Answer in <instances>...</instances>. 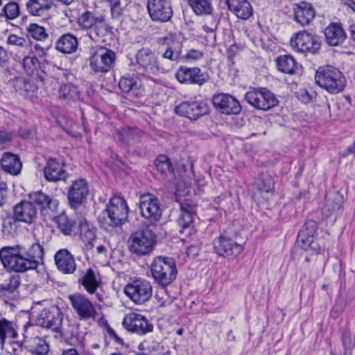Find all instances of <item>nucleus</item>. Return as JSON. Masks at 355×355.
Masks as SVG:
<instances>
[{
	"mask_svg": "<svg viewBox=\"0 0 355 355\" xmlns=\"http://www.w3.org/2000/svg\"><path fill=\"white\" fill-rule=\"evenodd\" d=\"M115 60L116 54L113 51L101 46L92 53L89 64L95 73H105L113 68Z\"/></svg>",
	"mask_w": 355,
	"mask_h": 355,
	"instance_id": "obj_9",
	"label": "nucleus"
},
{
	"mask_svg": "<svg viewBox=\"0 0 355 355\" xmlns=\"http://www.w3.org/2000/svg\"><path fill=\"white\" fill-rule=\"evenodd\" d=\"M110 6L112 17L114 19L120 18L123 13V10L121 7V1L116 3L110 4Z\"/></svg>",
	"mask_w": 355,
	"mask_h": 355,
	"instance_id": "obj_57",
	"label": "nucleus"
},
{
	"mask_svg": "<svg viewBox=\"0 0 355 355\" xmlns=\"http://www.w3.org/2000/svg\"><path fill=\"white\" fill-rule=\"evenodd\" d=\"M229 9L239 19H248L253 13V9L248 0H227Z\"/></svg>",
	"mask_w": 355,
	"mask_h": 355,
	"instance_id": "obj_31",
	"label": "nucleus"
},
{
	"mask_svg": "<svg viewBox=\"0 0 355 355\" xmlns=\"http://www.w3.org/2000/svg\"><path fill=\"white\" fill-rule=\"evenodd\" d=\"M315 80L318 86L332 94L343 92L346 86L343 73L330 65L319 68L315 72Z\"/></svg>",
	"mask_w": 355,
	"mask_h": 355,
	"instance_id": "obj_3",
	"label": "nucleus"
},
{
	"mask_svg": "<svg viewBox=\"0 0 355 355\" xmlns=\"http://www.w3.org/2000/svg\"><path fill=\"white\" fill-rule=\"evenodd\" d=\"M32 325L24 327V342L28 345L30 352L35 355H46L49 352V346L46 341L38 336L31 337L29 336L28 329H32Z\"/></svg>",
	"mask_w": 355,
	"mask_h": 355,
	"instance_id": "obj_24",
	"label": "nucleus"
},
{
	"mask_svg": "<svg viewBox=\"0 0 355 355\" xmlns=\"http://www.w3.org/2000/svg\"><path fill=\"white\" fill-rule=\"evenodd\" d=\"M28 34L35 40L44 41L46 40L49 35L46 29L37 24H31L27 28Z\"/></svg>",
	"mask_w": 355,
	"mask_h": 355,
	"instance_id": "obj_49",
	"label": "nucleus"
},
{
	"mask_svg": "<svg viewBox=\"0 0 355 355\" xmlns=\"http://www.w3.org/2000/svg\"><path fill=\"white\" fill-rule=\"evenodd\" d=\"M342 340L345 348H352L355 345V340L351 336L348 331H345L342 334Z\"/></svg>",
	"mask_w": 355,
	"mask_h": 355,
	"instance_id": "obj_58",
	"label": "nucleus"
},
{
	"mask_svg": "<svg viewBox=\"0 0 355 355\" xmlns=\"http://www.w3.org/2000/svg\"><path fill=\"white\" fill-rule=\"evenodd\" d=\"M139 136V130L136 128H125L118 131L119 140L126 144H130L137 141Z\"/></svg>",
	"mask_w": 355,
	"mask_h": 355,
	"instance_id": "obj_47",
	"label": "nucleus"
},
{
	"mask_svg": "<svg viewBox=\"0 0 355 355\" xmlns=\"http://www.w3.org/2000/svg\"><path fill=\"white\" fill-rule=\"evenodd\" d=\"M156 243V235L148 228L132 232L128 240V250L133 254L144 256L150 253Z\"/></svg>",
	"mask_w": 355,
	"mask_h": 355,
	"instance_id": "obj_5",
	"label": "nucleus"
},
{
	"mask_svg": "<svg viewBox=\"0 0 355 355\" xmlns=\"http://www.w3.org/2000/svg\"><path fill=\"white\" fill-rule=\"evenodd\" d=\"M31 55H35V56L42 57L45 55V50L43 47H42L40 44H35L32 46V51L30 53Z\"/></svg>",
	"mask_w": 355,
	"mask_h": 355,
	"instance_id": "obj_62",
	"label": "nucleus"
},
{
	"mask_svg": "<svg viewBox=\"0 0 355 355\" xmlns=\"http://www.w3.org/2000/svg\"><path fill=\"white\" fill-rule=\"evenodd\" d=\"M147 9L151 19L156 21H168L173 14L168 0H148Z\"/></svg>",
	"mask_w": 355,
	"mask_h": 355,
	"instance_id": "obj_16",
	"label": "nucleus"
},
{
	"mask_svg": "<svg viewBox=\"0 0 355 355\" xmlns=\"http://www.w3.org/2000/svg\"><path fill=\"white\" fill-rule=\"evenodd\" d=\"M139 209L141 216L148 220L152 224L161 218L162 210L159 199L150 193L143 194L139 199Z\"/></svg>",
	"mask_w": 355,
	"mask_h": 355,
	"instance_id": "obj_10",
	"label": "nucleus"
},
{
	"mask_svg": "<svg viewBox=\"0 0 355 355\" xmlns=\"http://www.w3.org/2000/svg\"><path fill=\"white\" fill-rule=\"evenodd\" d=\"M277 69L283 73L293 74L296 73L298 65L291 55H280L277 59Z\"/></svg>",
	"mask_w": 355,
	"mask_h": 355,
	"instance_id": "obj_43",
	"label": "nucleus"
},
{
	"mask_svg": "<svg viewBox=\"0 0 355 355\" xmlns=\"http://www.w3.org/2000/svg\"><path fill=\"white\" fill-rule=\"evenodd\" d=\"M150 268L155 282L162 287L170 285L176 279L178 270L175 261L172 258L157 257Z\"/></svg>",
	"mask_w": 355,
	"mask_h": 355,
	"instance_id": "obj_4",
	"label": "nucleus"
},
{
	"mask_svg": "<svg viewBox=\"0 0 355 355\" xmlns=\"http://www.w3.org/2000/svg\"><path fill=\"white\" fill-rule=\"evenodd\" d=\"M136 58L138 64L150 73L154 74L159 71L164 72L169 70L168 68L161 65L154 53L149 49L144 48L138 51Z\"/></svg>",
	"mask_w": 355,
	"mask_h": 355,
	"instance_id": "obj_19",
	"label": "nucleus"
},
{
	"mask_svg": "<svg viewBox=\"0 0 355 355\" xmlns=\"http://www.w3.org/2000/svg\"><path fill=\"white\" fill-rule=\"evenodd\" d=\"M124 293L137 304H144L153 295L150 282L144 279H136L129 282L123 289Z\"/></svg>",
	"mask_w": 355,
	"mask_h": 355,
	"instance_id": "obj_7",
	"label": "nucleus"
},
{
	"mask_svg": "<svg viewBox=\"0 0 355 355\" xmlns=\"http://www.w3.org/2000/svg\"><path fill=\"white\" fill-rule=\"evenodd\" d=\"M293 10L295 21L302 26L309 24L315 15L312 5L305 1L295 4Z\"/></svg>",
	"mask_w": 355,
	"mask_h": 355,
	"instance_id": "obj_28",
	"label": "nucleus"
},
{
	"mask_svg": "<svg viewBox=\"0 0 355 355\" xmlns=\"http://www.w3.org/2000/svg\"><path fill=\"white\" fill-rule=\"evenodd\" d=\"M123 326L128 331L139 335H144L153 329V324L144 316L133 312L125 315Z\"/></svg>",
	"mask_w": 355,
	"mask_h": 355,
	"instance_id": "obj_14",
	"label": "nucleus"
},
{
	"mask_svg": "<svg viewBox=\"0 0 355 355\" xmlns=\"http://www.w3.org/2000/svg\"><path fill=\"white\" fill-rule=\"evenodd\" d=\"M12 135L11 132L4 130H0V144H4L12 140Z\"/></svg>",
	"mask_w": 355,
	"mask_h": 355,
	"instance_id": "obj_60",
	"label": "nucleus"
},
{
	"mask_svg": "<svg viewBox=\"0 0 355 355\" xmlns=\"http://www.w3.org/2000/svg\"><path fill=\"white\" fill-rule=\"evenodd\" d=\"M202 52L198 50L192 49L187 53L186 57L189 60H197L202 58Z\"/></svg>",
	"mask_w": 355,
	"mask_h": 355,
	"instance_id": "obj_61",
	"label": "nucleus"
},
{
	"mask_svg": "<svg viewBox=\"0 0 355 355\" xmlns=\"http://www.w3.org/2000/svg\"><path fill=\"white\" fill-rule=\"evenodd\" d=\"M324 35L327 43L331 46H337L343 43L345 38V33L341 25L331 23L324 30Z\"/></svg>",
	"mask_w": 355,
	"mask_h": 355,
	"instance_id": "obj_33",
	"label": "nucleus"
},
{
	"mask_svg": "<svg viewBox=\"0 0 355 355\" xmlns=\"http://www.w3.org/2000/svg\"><path fill=\"white\" fill-rule=\"evenodd\" d=\"M17 221L15 219V216L12 217H7L6 218L2 224V228L4 233L8 234H11L15 232L17 229L16 222Z\"/></svg>",
	"mask_w": 355,
	"mask_h": 355,
	"instance_id": "obj_55",
	"label": "nucleus"
},
{
	"mask_svg": "<svg viewBox=\"0 0 355 355\" xmlns=\"http://www.w3.org/2000/svg\"><path fill=\"white\" fill-rule=\"evenodd\" d=\"M107 334H109V336L112 338L113 339H114L116 342L118 343H121L122 341V339H121L116 334V332L114 331V330L110 327V326H107Z\"/></svg>",
	"mask_w": 355,
	"mask_h": 355,
	"instance_id": "obj_64",
	"label": "nucleus"
},
{
	"mask_svg": "<svg viewBox=\"0 0 355 355\" xmlns=\"http://www.w3.org/2000/svg\"><path fill=\"white\" fill-rule=\"evenodd\" d=\"M53 6V0H28L26 8L32 16L42 17L45 15Z\"/></svg>",
	"mask_w": 355,
	"mask_h": 355,
	"instance_id": "obj_35",
	"label": "nucleus"
},
{
	"mask_svg": "<svg viewBox=\"0 0 355 355\" xmlns=\"http://www.w3.org/2000/svg\"><path fill=\"white\" fill-rule=\"evenodd\" d=\"M30 198L32 200L31 202L37 204L40 209H41L44 205L48 201L51 200L53 197L44 193L42 191H37L30 195Z\"/></svg>",
	"mask_w": 355,
	"mask_h": 355,
	"instance_id": "obj_54",
	"label": "nucleus"
},
{
	"mask_svg": "<svg viewBox=\"0 0 355 355\" xmlns=\"http://www.w3.org/2000/svg\"><path fill=\"white\" fill-rule=\"evenodd\" d=\"M6 351L12 355H27L24 354L22 343L18 341L10 343L9 346L6 348Z\"/></svg>",
	"mask_w": 355,
	"mask_h": 355,
	"instance_id": "obj_56",
	"label": "nucleus"
},
{
	"mask_svg": "<svg viewBox=\"0 0 355 355\" xmlns=\"http://www.w3.org/2000/svg\"><path fill=\"white\" fill-rule=\"evenodd\" d=\"M9 85L15 92L25 97L33 95L37 90V87L33 81L21 76L10 80Z\"/></svg>",
	"mask_w": 355,
	"mask_h": 355,
	"instance_id": "obj_30",
	"label": "nucleus"
},
{
	"mask_svg": "<svg viewBox=\"0 0 355 355\" xmlns=\"http://www.w3.org/2000/svg\"><path fill=\"white\" fill-rule=\"evenodd\" d=\"M128 207L125 199L115 196L110 200L105 210L98 216V222L102 228L112 232L121 227L128 218Z\"/></svg>",
	"mask_w": 355,
	"mask_h": 355,
	"instance_id": "obj_2",
	"label": "nucleus"
},
{
	"mask_svg": "<svg viewBox=\"0 0 355 355\" xmlns=\"http://www.w3.org/2000/svg\"><path fill=\"white\" fill-rule=\"evenodd\" d=\"M214 250L219 256L232 259L239 256L243 250V247L230 238L219 236L213 241Z\"/></svg>",
	"mask_w": 355,
	"mask_h": 355,
	"instance_id": "obj_15",
	"label": "nucleus"
},
{
	"mask_svg": "<svg viewBox=\"0 0 355 355\" xmlns=\"http://www.w3.org/2000/svg\"><path fill=\"white\" fill-rule=\"evenodd\" d=\"M0 164L5 173L12 175H18L22 167L19 157L11 153H3Z\"/></svg>",
	"mask_w": 355,
	"mask_h": 355,
	"instance_id": "obj_32",
	"label": "nucleus"
},
{
	"mask_svg": "<svg viewBox=\"0 0 355 355\" xmlns=\"http://www.w3.org/2000/svg\"><path fill=\"white\" fill-rule=\"evenodd\" d=\"M57 268L63 274H73L76 269V263L73 255L67 249L58 250L54 255Z\"/></svg>",
	"mask_w": 355,
	"mask_h": 355,
	"instance_id": "obj_23",
	"label": "nucleus"
},
{
	"mask_svg": "<svg viewBox=\"0 0 355 355\" xmlns=\"http://www.w3.org/2000/svg\"><path fill=\"white\" fill-rule=\"evenodd\" d=\"M58 201L53 198L48 200L40 209L42 216L48 219L55 218V214L58 212Z\"/></svg>",
	"mask_w": 355,
	"mask_h": 355,
	"instance_id": "obj_51",
	"label": "nucleus"
},
{
	"mask_svg": "<svg viewBox=\"0 0 355 355\" xmlns=\"http://www.w3.org/2000/svg\"><path fill=\"white\" fill-rule=\"evenodd\" d=\"M72 308L80 320H96L98 312L94 304L81 294H74L69 297Z\"/></svg>",
	"mask_w": 355,
	"mask_h": 355,
	"instance_id": "obj_12",
	"label": "nucleus"
},
{
	"mask_svg": "<svg viewBox=\"0 0 355 355\" xmlns=\"http://www.w3.org/2000/svg\"><path fill=\"white\" fill-rule=\"evenodd\" d=\"M21 284V278L19 275L11 276L8 282L0 284V291L4 294L14 293Z\"/></svg>",
	"mask_w": 355,
	"mask_h": 355,
	"instance_id": "obj_48",
	"label": "nucleus"
},
{
	"mask_svg": "<svg viewBox=\"0 0 355 355\" xmlns=\"http://www.w3.org/2000/svg\"><path fill=\"white\" fill-rule=\"evenodd\" d=\"M58 229L65 235L71 234L75 228L76 223L69 218L66 214H62L55 218Z\"/></svg>",
	"mask_w": 355,
	"mask_h": 355,
	"instance_id": "obj_46",
	"label": "nucleus"
},
{
	"mask_svg": "<svg viewBox=\"0 0 355 355\" xmlns=\"http://www.w3.org/2000/svg\"><path fill=\"white\" fill-rule=\"evenodd\" d=\"M245 100L257 110H268L278 103L274 94L266 88H251L245 93Z\"/></svg>",
	"mask_w": 355,
	"mask_h": 355,
	"instance_id": "obj_6",
	"label": "nucleus"
},
{
	"mask_svg": "<svg viewBox=\"0 0 355 355\" xmlns=\"http://www.w3.org/2000/svg\"><path fill=\"white\" fill-rule=\"evenodd\" d=\"M8 195V187L5 182H0V206H3L6 202V198Z\"/></svg>",
	"mask_w": 355,
	"mask_h": 355,
	"instance_id": "obj_59",
	"label": "nucleus"
},
{
	"mask_svg": "<svg viewBox=\"0 0 355 355\" xmlns=\"http://www.w3.org/2000/svg\"><path fill=\"white\" fill-rule=\"evenodd\" d=\"M78 47L77 37L71 33H65L58 37L55 44V49L64 54L75 53Z\"/></svg>",
	"mask_w": 355,
	"mask_h": 355,
	"instance_id": "obj_29",
	"label": "nucleus"
},
{
	"mask_svg": "<svg viewBox=\"0 0 355 355\" xmlns=\"http://www.w3.org/2000/svg\"><path fill=\"white\" fill-rule=\"evenodd\" d=\"M78 24L81 29L90 31L89 37L95 42L103 36L106 29L105 17L90 11L82 13L78 17Z\"/></svg>",
	"mask_w": 355,
	"mask_h": 355,
	"instance_id": "obj_8",
	"label": "nucleus"
},
{
	"mask_svg": "<svg viewBox=\"0 0 355 355\" xmlns=\"http://www.w3.org/2000/svg\"><path fill=\"white\" fill-rule=\"evenodd\" d=\"M291 45L298 52L316 53L320 48L318 37L306 31H299L291 39Z\"/></svg>",
	"mask_w": 355,
	"mask_h": 355,
	"instance_id": "obj_11",
	"label": "nucleus"
},
{
	"mask_svg": "<svg viewBox=\"0 0 355 355\" xmlns=\"http://www.w3.org/2000/svg\"><path fill=\"white\" fill-rule=\"evenodd\" d=\"M80 234L83 241L89 245H92L93 241L95 240L96 234L94 230L90 229L88 224L80 225Z\"/></svg>",
	"mask_w": 355,
	"mask_h": 355,
	"instance_id": "obj_52",
	"label": "nucleus"
},
{
	"mask_svg": "<svg viewBox=\"0 0 355 355\" xmlns=\"http://www.w3.org/2000/svg\"><path fill=\"white\" fill-rule=\"evenodd\" d=\"M180 205L181 214L178 220V223L182 227L180 233L182 234L185 230H189L193 216L196 214V207L187 202H180Z\"/></svg>",
	"mask_w": 355,
	"mask_h": 355,
	"instance_id": "obj_34",
	"label": "nucleus"
},
{
	"mask_svg": "<svg viewBox=\"0 0 355 355\" xmlns=\"http://www.w3.org/2000/svg\"><path fill=\"white\" fill-rule=\"evenodd\" d=\"M162 46L159 51L162 53V57L171 61H177L181 54V44L171 37H165L159 39Z\"/></svg>",
	"mask_w": 355,
	"mask_h": 355,
	"instance_id": "obj_25",
	"label": "nucleus"
},
{
	"mask_svg": "<svg viewBox=\"0 0 355 355\" xmlns=\"http://www.w3.org/2000/svg\"><path fill=\"white\" fill-rule=\"evenodd\" d=\"M21 15L19 4L15 1H10L1 8L0 17L4 18L6 21L15 20Z\"/></svg>",
	"mask_w": 355,
	"mask_h": 355,
	"instance_id": "obj_42",
	"label": "nucleus"
},
{
	"mask_svg": "<svg viewBox=\"0 0 355 355\" xmlns=\"http://www.w3.org/2000/svg\"><path fill=\"white\" fill-rule=\"evenodd\" d=\"M155 166L161 173L167 175L173 173V166L169 158L164 155H160L155 160Z\"/></svg>",
	"mask_w": 355,
	"mask_h": 355,
	"instance_id": "obj_50",
	"label": "nucleus"
},
{
	"mask_svg": "<svg viewBox=\"0 0 355 355\" xmlns=\"http://www.w3.org/2000/svg\"><path fill=\"white\" fill-rule=\"evenodd\" d=\"M37 216V210L33 202L21 201L14 207V216L19 222L33 223Z\"/></svg>",
	"mask_w": 355,
	"mask_h": 355,
	"instance_id": "obj_22",
	"label": "nucleus"
},
{
	"mask_svg": "<svg viewBox=\"0 0 355 355\" xmlns=\"http://www.w3.org/2000/svg\"><path fill=\"white\" fill-rule=\"evenodd\" d=\"M7 44L16 48L19 52L17 55L30 54L32 51V45L25 38L19 37L16 35H10L7 39Z\"/></svg>",
	"mask_w": 355,
	"mask_h": 355,
	"instance_id": "obj_41",
	"label": "nucleus"
},
{
	"mask_svg": "<svg viewBox=\"0 0 355 355\" xmlns=\"http://www.w3.org/2000/svg\"><path fill=\"white\" fill-rule=\"evenodd\" d=\"M15 56L19 60H22L23 67L28 74L30 76H34L36 74L39 76L42 81L44 80V78L42 76L39 75L40 62L35 56V55H31V54H15Z\"/></svg>",
	"mask_w": 355,
	"mask_h": 355,
	"instance_id": "obj_38",
	"label": "nucleus"
},
{
	"mask_svg": "<svg viewBox=\"0 0 355 355\" xmlns=\"http://www.w3.org/2000/svg\"><path fill=\"white\" fill-rule=\"evenodd\" d=\"M45 178L50 182L65 180L67 173L63 164L55 158H50L44 171Z\"/></svg>",
	"mask_w": 355,
	"mask_h": 355,
	"instance_id": "obj_26",
	"label": "nucleus"
},
{
	"mask_svg": "<svg viewBox=\"0 0 355 355\" xmlns=\"http://www.w3.org/2000/svg\"><path fill=\"white\" fill-rule=\"evenodd\" d=\"M137 86V81L130 76L122 77L119 82V87L122 92L128 93Z\"/></svg>",
	"mask_w": 355,
	"mask_h": 355,
	"instance_id": "obj_53",
	"label": "nucleus"
},
{
	"mask_svg": "<svg viewBox=\"0 0 355 355\" xmlns=\"http://www.w3.org/2000/svg\"><path fill=\"white\" fill-rule=\"evenodd\" d=\"M79 97V92L76 86L72 84H64L59 89V98L67 103L74 102Z\"/></svg>",
	"mask_w": 355,
	"mask_h": 355,
	"instance_id": "obj_45",
	"label": "nucleus"
},
{
	"mask_svg": "<svg viewBox=\"0 0 355 355\" xmlns=\"http://www.w3.org/2000/svg\"><path fill=\"white\" fill-rule=\"evenodd\" d=\"M62 313L56 306L44 309L38 315L37 324L53 331H60L62 323Z\"/></svg>",
	"mask_w": 355,
	"mask_h": 355,
	"instance_id": "obj_13",
	"label": "nucleus"
},
{
	"mask_svg": "<svg viewBox=\"0 0 355 355\" xmlns=\"http://www.w3.org/2000/svg\"><path fill=\"white\" fill-rule=\"evenodd\" d=\"M343 207V198L338 193L333 196H328L325 199V204L322 209V215L329 218L339 214Z\"/></svg>",
	"mask_w": 355,
	"mask_h": 355,
	"instance_id": "obj_36",
	"label": "nucleus"
},
{
	"mask_svg": "<svg viewBox=\"0 0 355 355\" xmlns=\"http://www.w3.org/2000/svg\"><path fill=\"white\" fill-rule=\"evenodd\" d=\"M89 193L88 183L80 178L73 181L68 190V200L73 209H77L86 200Z\"/></svg>",
	"mask_w": 355,
	"mask_h": 355,
	"instance_id": "obj_20",
	"label": "nucleus"
},
{
	"mask_svg": "<svg viewBox=\"0 0 355 355\" xmlns=\"http://www.w3.org/2000/svg\"><path fill=\"white\" fill-rule=\"evenodd\" d=\"M212 103L218 112L224 114H238L241 111L239 102L228 94L221 93L214 95Z\"/></svg>",
	"mask_w": 355,
	"mask_h": 355,
	"instance_id": "obj_17",
	"label": "nucleus"
},
{
	"mask_svg": "<svg viewBox=\"0 0 355 355\" xmlns=\"http://www.w3.org/2000/svg\"><path fill=\"white\" fill-rule=\"evenodd\" d=\"M44 253L43 244L34 233L31 242H21L1 248L0 260L8 271L23 273L35 270L42 264Z\"/></svg>",
	"mask_w": 355,
	"mask_h": 355,
	"instance_id": "obj_1",
	"label": "nucleus"
},
{
	"mask_svg": "<svg viewBox=\"0 0 355 355\" xmlns=\"http://www.w3.org/2000/svg\"><path fill=\"white\" fill-rule=\"evenodd\" d=\"M176 114L190 119H197L209 113L207 103L203 101H184L175 108Z\"/></svg>",
	"mask_w": 355,
	"mask_h": 355,
	"instance_id": "obj_18",
	"label": "nucleus"
},
{
	"mask_svg": "<svg viewBox=\"0 0 355 355\" xmlns=\"http://www.w3.org/2000/svg\"><path fill=\"white\" fill-rule=\"evenodd\" d=\"M316 230L317 224L315 221L311 220L304 224L297 236V241L301 248L304 250L315 248L313 245Z\"/></svg>",
	"mask_w": 355,
	"mask_h": 355,
	"instance_id": "obj_27",
	"label": "nucleus"
},
{
	"mask_svg": "<svg viewBox=\"0 0 355 355\" xmlns=\"http://www.w3.org/2000/svg\"><path fill=\"white\" fill-rule=\"evenodd\" d=\"M79 282L84 286L85 289L90 294L95 293L97 288L100 285V282L98 281L94 271L92 268H89Z\"/></svg>",
	"mask_w": 355,
	"mask_h": 355,
	"instance_id": "obj_44",
	"label": "nucleus"
},
{
	"mask_svg": "<svg viewBox=\"0 0 355 355\" xmlns=\"http://www.w3.org/2000/svg\"><path fill=\"white\" fill-rule=\"evenodd\" d=\"M187 2L196 15H209L213 12L211 0H187Z\"/></svg>",
	"mask_w": 355,
	"mask_h": 355,
	"instance_id": "obj_40",
	"label": "nucleus"
},
{
	"mask_svg": "<svg viewBox=\"0 0 355 355\" xmlns=\"http://www.w3.org/2000/svg\"><path fill=\"white\" fill-rule=\"evenodd\" d=\"M18 336L17 326L12 322L3 318L0 320V343L3 348L6 339H15Z\"/></svg>",
	"mask_w": 355,
	"mask_h": 355,
	"instance_id": "obj_39",
	"label": "nucleus"
},
{
	"mask_svg": "<svg viewBox=\"0 0 355 355\" xmlns=\"http://www.w3.org/2000/svg\"><path fill=\"white\" fill-rule=\"evenodd\" d=\"M176 78L181 83L197 84L202 85L208 80L206 73H202L199 68L180 67L176 73Z\"/></svg>",
	"mask_w": 355,
	"mask_h": 355,
	"instance_id": "obj_21",
	"label": "nucleus"
},
{
	"mask_svg": "<svg viewBox=\"0 0 355 355\" xmlns=\"http://www.w3.org/2000/svg\"><path fill=\"white\" fill-rule=\"evenodd\" d=\"M252 187L260 195L272 193L275 189L273 180L268 173L259 174L255 179Z\"/></svg>",
	"mask_w": 355,
	"mask_h": 355,
	"instance_id": "obj_37",
	"label": "nucleus"
},
{
	"mask_svg": "<svg viewBox=\"0 0 355 355\" xmlns=\"http://www.w3.org/2000/svg\"><path fill=\"white\" fill-rule=\"evenodd\" d=\"M8 60L7 51L0 46V65H3Z\"/></svg>",
	"mask_w": 355,
	"mask_h": 355,
	"instance_id": "obj_63",
	"label": "nucleus"
}]
</instances>
